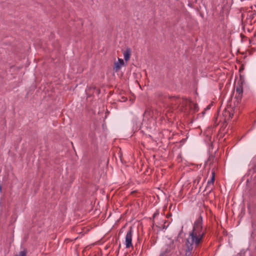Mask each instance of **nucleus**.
Returning <instances> with one entry per match:
<instances>
[{"instance_id":"f257e3e1","label":"nucleus","mask_w":256,"mask_h":256,"mask_svg":"<svg viewBox=\"0 0 256 256\" xmlns=\"http://www.w3.org/2000/svg\"><path fill=\"white\" fill-rule=\"evenodd\" d=\"M205 234L202 226V220L201 217L198 218L194 223L192 230L190 232L186 238L184 250V256H190L194 248H197L202 242Z\"/></svg>"},{"instance_id":"f03ea898","label":"nucleus","mask_w":256,"mask_h":256,"mask_svg":"<svg viewBox=\"0 0 256 256\" xmlns=\"http://www.w3.org/2000/svg\"><path fill=\"white\" fill-rule=\"evenodd\" d=\"M170 102L172 104H180L182 106H186L188 108L191 110H193L194 111H197L198 110V106L197 104L192 102L190 100L183 98L182 99L177 98H170Z\"/></svg>"},{"instance_id":"7ed1b4c3","label":"nucleus","mask_w":256,"mask_h":256,"mask_svg":"<svg viewBox=\"0 0 256 256\" xmlns=\"http://www.w3.org/2000/svg\"><path fill=\"white\" fill-rule=\"evenodd\" d=\"M175 247L176 245L174 240L171 238H168L160 252L164 256H168L169 254L172 252L173 250L175 248Z\"/></svg>"},{"instance_id":"20e7f679","label":"nucleus","mask_w":256,"mask_h":256,"mask_svg":"<svg viewBox=\"0 0 256 256\" xmlns=\"http://www.w3.org/2000/svg\"><path fill=\"white\" fill-rule=\"evenodd\" d=\"M133 231L132 227L130 228L129 230L127 232L125 236V245L126 248H130L132 246V236Z\"/></svg>"},{"instance_id":"39448f33","label":"nucleus","mask_w":256,"mask_h":256,"mask_svg":"<svg viewBox=\"0 0 256 256\" xmlns=\"http://www.w3.org/2000/svg\"><path fill=\"white\" fill-rule=\"evenodd\" d=\"M222 114L226 120H230L234 116V113L230 108H226L225 111L223 112Z\"/></svg>"},{"instance_id":"423d86ee","label":"nucleus","mask_w":256,"mask_h":256,"mask_svg":"<svg viewBox=\"0 0 256 256\" xmlns=\"http://www.w3.org/2000/svg\"><path fill=\"white\" fill-rule=\"evenodd\" d=\"M124 65V60L122 58H118V61L114 63V70L116 72L118 71Z\"/></svg>"},{"instance_id":"0eeeda50","label":"nucleus","mask_w":256,"mask_h":256,"mask_svg":"<svg viewBox=\"0 0 256 256\" xmlns=\"http://www.w3.org/2000/svg\"><path fill=\"white\" fill-rule=\"evenodd\" d=\"M236 94H238V96H236V98L237 99H240L241 98L243 92V88L242 86V84H238L236 86Z\"/></svg>"},{"instance_id":"6e6552de","label":"nucleus","mask_w":256,"mask_h":256,"mask_svg":"<svg viewBox=\"0 0 256 256\" xmlns=\"http://www.w3.org/2000/svg\"><path fill=\"white\" fill-rule=\"evenodd\" d=\"M214 178H215V174H214V172H212V178H211L210 180H208V182H207V186L206 187V188L209 190V192H210L212 190V188H210V189L209 188V186L210 185L212 184H214Z\"/></svg>"},{"instance_id":"1a4fd4ad","label":"nucleus","mask_w":256,"mask_h":256,"mask_svg":"<svg viewBox=\"0 0 256 256\" xmlns=\"http://www.w3.org/2000/svg\"><path fill=\"white\" fill-rule=\"evenodd\" d=\"M131 50L130 48H128L124 52V56L125 60H128L130 56Z\"/></svg>"},{"instance_id":"9d476101","label":"nucleus","mask_w":256,"mask_h":256,"mask_svg":"<svg viewBox=\"0 0 256 256\" xmlns=\"http://www.w3.org/2000/svg\"><path fill=\"white\" fill-rule=\"evenodd\" d=\"M26 251L23 250L20 252L19 254L16 255V256H26Z\"/></svg>"},{"instance_id":"9b49d317","label":"nucleus","mask_w":256,"mask_h":256,"mask_svg":"<svg viewBox=\"0 0 256 256\" xmlns=\"http://www.w3.org/2000/svg\"><path fill=\"white\" fill-rule=\"evenodd\" d=\"M159 256H164L163 255V254L160 252Z\"/></svg>"},{"instance_id":"f8f14e48","label":"nucleus","mask_w":256,"mask_h":256,"mask_svg":"<svg viewBox=\"0 0 256 256\" xmlns=\"http://www.w3.org/2000/svg\"><path fill=\"white\" fill-rule=\"evenodd\" d=\"M2 192V186H0V193L1 192Z\"/></svg>"}]
</instances>
